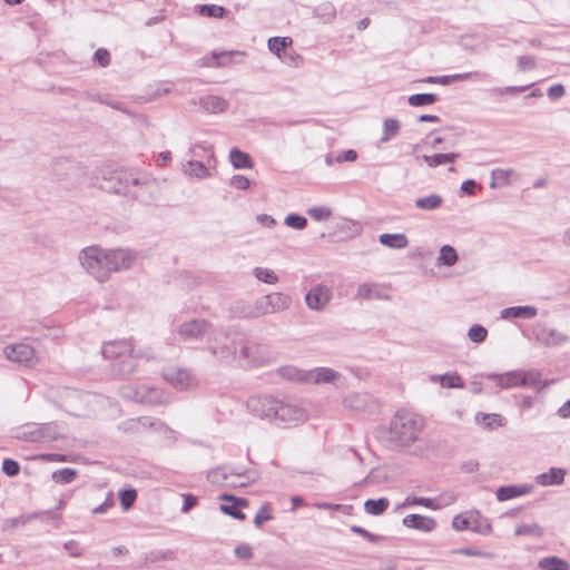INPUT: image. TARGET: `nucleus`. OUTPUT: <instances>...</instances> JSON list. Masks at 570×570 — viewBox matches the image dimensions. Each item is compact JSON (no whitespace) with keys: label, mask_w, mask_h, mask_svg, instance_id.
<instances>
[{"label":"nucleus","mask_w":570,"mask_h":570,"mask_svg":"<svg viewBox=\"0 0 570 570\" xmlns=\"http://www.w3.org/2000/svg\"><path fill=\"white\" fill-rule=\"evenodd\" d=\"M96 180L99 187L108 193L131 196L139 202H147L149 197L142 193L131 191V186H141L149 191L155 187L154 179L147 176L140 177L132 170L122 168H101L96 176Z\"/></svg>","instance_id":"nucleus-1"},{"label":"nucleus","mask_w":570,"mask_h":570,"mask_svg":"<svg viewBox=\"0 0 570 570\" xmlns=\"http://www.w3.org/2000/svg\"><path fill=\"white\" fill-rule=\"evenodd\" d=\"M424 426V420L409 411H397L384 431L383 440L387 448L400 449L414 443Z\"/></svg>","instance_id":"nucleus-2"},{"label":"nucleus","mask_w":570,"mask_h":570,"mask_svg":"<svg viewBox=\"0 0 570 570\" xmlns=\"http://www.w3.org/2000/svg\"><path fill=\"white\" fill-rule=\"evenodd\" d=\"M78 258L82 268L99 283L110 278L108 249L97 245L88 246L79 253Z\"/></svg>","instance_id":"nucleus-3"},{"label":"nucleus","mask_w":570,"mask_h":570,"mask_svg":"<svg viewBox=\"0 0 570 570\" xmlns=\"http://www.w3.org/2000/svg\"><path fill=\"white\" fill-rule=\"evenodd\" d=\"M488 379L493 380L500 389H539L541 384V373L538 370H515L503 374H489Z\"/></svg>","instance_id":"nucleus-4"},{"label":"nucleus","mask_w":570,"mask_h":570,"mask_svg":"<svg viewBox=\"0 0 570 570\" xmlns=\"http://www.w3.org/2000/svg\"><path fill=\"white\" fill-rule=\"evenodd\" d=\"M101 353L105 358H111V360L128 356L129 358L127 361L122 362V367L120 368V373L122 375H129L134 372V365H132V361H131L134 348H132L130 341H127V340L109 341L104 344Z\"/></svg>","instance_id":"nucleus-5"},{"label":"nucleus","mask_w":570,"mask_h":570,"mask_svg":"<svg viewBox=\"0 0 570 570\" xmlns=\"http://www.w3.org/2000/svg\"><path fill=\"white\" fill-rule=\"evenodd\" d=\"M164 380L178 391H188L197 387L198 381L189 368L169 366L163 371Z\"/></svg>","instance_id":"nucleus-6"},{"label":"nucleus","mask_w":570,"mask_h":570,"mask_svg":"<svg viewBox=\"0 0 570 570\" xmlns=\"http://www.w3.org/2000/svg\"><path fill=\"white\" fill-rule=\"evenodd\" d=\"M452 527L456 531L470 530L479 534L488 535L492 532L491 523L480 513H471L466 517L455 515L452 520Z\"/></svg>","instance_id":"nucleus-7"},{"label":"nucleus","mask_w":570,"mask_h":570,"mask_svg":"<svg viewBox=\"0 0 570 570\" xmlns=\"http://www.w3.org/2000/svg\"><path fill=\"white\" fill-rule=\"evenodd\" d=\"M4 356L19 366L32 367L38 363V357L32 346L24 343L8 345L3 348Z\"/></svg>","instance_id":"nucleus-8"},{"label":"nucleus","mask_w":570,"mask_h":570,"mask_svg":"<svg viewBox=\"0 0 570 570\" xmlns=\"http://www.w3.org/2000/svg\"><path fill=\"white\" fill-rule=\"evenodd\" d=\"M248 411L261 419L274 421V412L276 411L277 399L271 395H255L247 400Z\"/></svg>","instance_id":"nucleus-9"},{"label":"nucleus","mask_w":570,"mask_h":570,"mask_svg":"<svg viewBox=\"0 0 570 570\" xmlns=\"http://www.w3.org/2000/svg\"><path fill=\"white\" fill-rule=\"evenodd\" d=\"M212 327V323L205 318H193L180 324L177 332L184 341H198L207 335Z\"/></svg>","instance_id":"nucleus-10"},{"label":"nucleus","mask_w":570,"mask_h":570,"mask_svg":"<svg viewBox=\"0 0 570 570\" xmlns=\"http://www.w3.org/2000/svg\"><path fill=\"white\" fill-rule=\"evenodd\" d=\"M276 411L274 412V421L281 423H299L307 419V414L304 409L288 402H284L277 399Z\"/></svg>","instance_id":"nucleus-11"},{"label":"nucleus","mask_w":570,"mask_h":570,"mask_svg":"<svg viewBox=\"0 0 570 570\" xmlns=\"http://www.w3.org/2000/svg\"><path fill=\"white\" fill-rule=\"evenodd\" d=\"M332 299V291L324 284H317L305 294V303L312 311H323Z\"/></svg>","instance_id":"nucleus-12"},{"label":"nucleus","mask_w":570,"mask_h":570,"mask_svg":"<svg viewBox=\"0 0 570 570\" xmlns=\"http://www.w3.org/2000/svg\"><path fill=\"white\" fill-rule=\"evenodd\" d=\"M108 252L110 275L116 272L129 269L136 261V255L130 249L116 248L108 249Z\"/></svg>","instance_id":"nucleus-13"},{"label":"nucleus","mask_w":570,"mask_h":570,"mask_svg":"<svg viewBox=\"0 0 570 570\" xmlns=\"http://www.w3.org/2000/svg\"><path fill=\"white\" fill-rule=\"evenodd\" d=\"M343 404L345 407L355 411L376 412L379 404L374 397L368 393H352L344 397Z\"/></svg>","instance_id":"nucleus-14"},{"label":"nucleus","mask_w":570,"mask_h":570,"mask_svg":"<svg viewBox=\"0 0 570 570\" xmlns=\"http://www.w3.org/2000/svg\"><path fill=\"white\" fill-rule=\"evenodd\" d=\"M533 335L538 342L546 346H556L568 341V336L563 333L540 324L533 328Z\"/></svg>","instance_id":"nucleus-15"},{"label":"nucleus","mask_w":570,"mask_h":570,"mask_svg":"<svg viewBox=\"0 0 570 570\" xmlns=\"http://www.w3.org/2000/svg\"><path fill=\"white\" fill-rule=\"evenodd\" d=\"M59 436V428L53 422L38 424L27 433V440L30 442H51L56 441Z\"/></svg>","instance_id":"nucleus-16"},{"label":"nucleus","mask_w":570,"mask_h":570,"mask_svg":"<svg viewBox=\"0 0 570 570\" xmlns=\"http://www.w3.org/2000/svg\"><path fill=\"white\" fill-rule=\"evenodd\" d=\"M45 517H50L51 519H55V520L60 518L56 513V511H40V512H33V513H28V514H21L16 518L6 519L2 523V529L4 531H8V530L14 529L17 527L26 525L27 523H29L36 519L43 520Z\"/></svg>","instance_id":"nucleus-17"},{"label":"nucleus","mask_w":570,"mask_h":570,"mask_svg":"<svg viewBox=\"0 0 570 570\" xmlns=\"http://www.w3.org/2000/svg\"><path fill=\"white\" fill-rule=\"evenodd\" d=\"M402 524L422 532H431L436 528V521L433 518L422 514H409L403 518Z\"/></svg>","instance_id":"nucleus-18"},{"label":"nucleus","mask_w":570,"mask_h":570,"mask_svg":"<svg viewBox=\"0 0 570 570\" xmlns=\"http://www.w3.org/2000/svg\"><path fill=\"white\" fill-rule=\"evenodd\" d=\"M567 470L563 468H550L548 472L535 476V483L541 487L561 485L564 482Z\"/></svg>","instance_id":"nucleus-19"},{"label":"nucleus","mask_w":570,"mask_h":570,"mask_svg":"<svg viewBox=\"0 0 570 570\" xmlns=\"http://www.w3.org/2000/svg\"><path fill=\"white\" fill-rule=\"evenodd\" d=\"M340 377V373L330 367H315L308 370L307 384L332 383Z\"/></svg>","instance_id":"nucleus-20"},{"label":"nucleus","mask_w":570,"mask_h":570,"mask_svg":"<svg viewBox=\"0 0 570 570\" xmlns=\"http://www.w3.org/2000/svg\"><path fill=\"white\" fill-rule=\"evenodd\" d=\"M538 309L534 306H511L501 311V318H524L530 320L537 316Z\"/></svg>","instance_id":"nucleus-21"},{"label":"nucleus","mask_w":570,"mask_h":570,"mask_svg":"<svg viewBox=\"0 0 570 570\" xmlns=\"http://www.w3.org/2000/svg\"><path fill=\"white\" fill-rule=\"evenodd\" d=\"M200 108L209 114H220L228 108V101L218 96H205L199 99Z\"/></svg>","instance_id":"nucleus-22"},{"label":"nucleus","mask_w":570,"mask_h":570,"mask_svg":"<svg viewBox=\"0 0 570 570\" xmlns=\"http://www.w3.org/2000/svg\"><path fill=\"white\" fill-rule=\"evenodd\" d=\"M531 492V485H504L497 490L495 495L499 501H507L517 497L529 494Z\"/></svg>","instance_id":"nucleus-23"},{"label":"nucleus","mask_w":570,"mask_h":570,"mask_svg":"<svg viewBox=\"0 0 570 570\" xmlns=\"http://www.w3.org/2000/svg\"><path fill=\"white\" fill-rule=\"evenodd\" d=\"M279 375L288 381L307 383L308 370H302L293 365H286L278 368Z\"/></svg>","instance_id":"nucleus-24"},{"label":"nucleus","mask_w":570,"mask_h":570,"mask_svg":"<svg viewBox=\"0 0 570 570\" xmlns=\"http://www.w3.org/2000/svg\"><path fill=\"white\" fill-rule=\"evenodd\" d=\"M379 240L383 246L394 249H403L409 245L407 237L403 233L381 234Z\"/></svg>","instance_id":"nucleus-25"},{"label":"nucleus","mask_w":570,"mask_h":570,"mask_svg":"<svg viewBox=\"0 0 570 570\" xmlns=\"http://www.w3.org/2000/svg\"><path fill=\"white\" fill-rule=\"evenodd\" d=\"M267 295L271 302L269 309L273 314L286 311L292 305V297L287 294L275 292Z\"/></svg>","instance_id":"nucleus-26"},{"label":"nucleus","mask_w":570,"mask_h":570,"mask_svg":"<svg viewBox=\"0 0 570 570\" xmlns=\"http://www.w3.org/2000/svg\"><path fill=\"white\" fill-rule=\"evenodd\" d=\"M208 351L220 362L229 363L236 357L237 345L233 343V345L212 346Z\"/></svg>","instance_id":"nucleus-27"},{"label":"nucleus","mask_w":570,"mask_h":570,"mask_svg":"<svg viewBox=\"0 0 570 570\" xmlns=\"http://www.w3.org/2000/svg\"><path fill=\"white\" fill-rule=\"evenodd\" d=\"M271 308V302L268 295L261 296L253 305L248 307L247 315L249 317H261L267 314H273Z\"/></svg>","instance_id":"nucleus-28"},{"label":"nucleus","mask_w":570,"mask_h":570,"mask_svg":"<svg viewBox=\"0 0 570 570\" xmlns=\"http://www.w3.org/2000/svg\"><path fill=\"white\" fill-rule=\"evenodd\" d=\"M541 570H570V564L557 556L541 558L538 562Z\"/></svg>","instance_id":"nucleus-29"},{"label":"nucleus","mask_w":570,"mask_h":570,"mask_svg":"<svg viewBox=\"0 0 570 570\" xmlns=\"http://www.w3.org/2000/svg\"><path fill=\"white\" fill-rule=\"evenodd\" d=\"M460 157L456 153L449 154H434V155H423L422 159L426 163V165L431 168H435L443 164L454 163Z\"/></svg>","instance_id":"nucleus-30"},{"label":"nucleus","mask_w":570,"mask_h":570,"mask_svg":"<svg viewBox=\"0 0 570 570\" xmlns=\"http://www.w3.org/2000/svg\"><path fill=\"white\" fill-rule=\"evenodd\" d=\"M183 171L189 177L206 178L209 176L207 167L198 160L187 161L183 167Z\"/></svg>","instance_id":"nucleus-31"},{"label":"nucleus","mask_w":570,"mask_h":570,"mask_svg":"<svg viewBox=\"0 0 570 570\" xmlns=\"http://www.w3.org/2000/svg\"><path fill=\"white\" fill-rule=\"evenodd\" d=\"M430 380L433 383L440 382L443 386L450 389H462L464 386L462 377L456 373L444 375H431Z\"/></svg>","instance_id":"nucleus-32"},{"label":"nucleus","mask_w":570,"mask_h":570,"mask_svg":"<svg viewBox=\"0 0 570 570\" xmlns=\"http://www.w3.org/2000/svg\"><path fill=\"white\" fill-rule=\"evenodd\" d=\"M442 203L443 198L440 195L431 194L429 196L417 198L415 200V207L421 210L431 212L440 208Z\"/></svg>","instance_id":"nucleus-33"},{"label":"nucleus","mask_w":570,"mask_h":570,"mask_svg":"<svg viewBox=\"0 0 570 570\" xmlns=\"http://www.w3.org/2000/svg\"><path fill=\"white\" fill-rule=\"evenodd\" d=\"M389 507L390 501L387 498H380L377 500L368 499L364 502V510L371 515H381L387 510Z\"/></svg>","instance_id":"nucleus-34"},{"label":"nucleus","mask_w":570,"mask_h":570,"mask_svg":"<svg viewBox=\"0 0 570 570\" xmlns=\"http://www.w3.org/2000/svg\"><path fill=\"white\" fill-rule=\"evenodd\" d=\"M230 163L236 169L252 168L253 161L248 154L239 150L238 148H233L229 153Z\"/></svg>","instance_id":"nucleus-35"},{"label":"nucleus","mask_w":570,"mask_h":570,"mask_svg":"<svg viewBox=\"0 0 570 570\" xmlns=\"http://www.w3.org/2000/svg\"><path fill=\"white\" fill-rule=\"evenodd\" d=\"M293 43L292 38L289 37H273L268 39V49L281 58L282 52L285 51L286 48L291 47Z\"/></svg>","instance_id":"nucleus-36"},{"label":"nucleus","mask_w":570,"mask_h":570,"mask_svg":"<svg viewBox=\"0 0 570 570\" xmlns=\"http://www.w3.org/2000/svg\"><path fill=\"white\" fill-rule=\"evenodd\" d=\"M219 499L222 501H230L232 504H222L220 505V510L223 513L227 514V515H230L233 517L234 515V511L240 507H246L247 505V501L245 499H237L230 494H222L219 497Z\"/></svg>","instance_id":"nucleus-37"},{"label":"nucleus","mask_w":570,"mask_h":570,"mask_svg":"<svg viewBox=\"0 0 570 570\" xmlns=\"http://www.w3.org/2000/svg\"><path fill=\"white\" fill-rule=\"evenodd\" d=\"M409 505H423L431 510H439L442 508V504L436 502L435 499L431 498H422V497H406L403 503V507Z\"/></svg>","instance_id":"nucleus-38"},{"label":"nucleus","mask_w":570,"mask_h":570,"mask_svg":"<svg viewBox=\"0 0 570 570\" xmlns=\"http://www.w3.org/2000/svg\"><path fill=\"white\" fill-rule=\"evenodd\" d=\"M400 121L394 118H387L383 122V135L381 137L382 142H387L395 137L400 131Z\"/></svg>","instance_id":"nucleus-39"},{"label":"nucleus","mask_w":570,"mask_h":570,"mask_svg":"<svg viewBox=\"0 0 570 570\" xmlns=\"http://www.w3.org/2000/svg\"><path fill=\"white\" fill-rule=\"evenodd\" d=\"M77 470L72 468H62L52 473V480L58 484H68L77 478Z\"/></svg>","instance_id":"nucleus-40"},{"label":"nucleus","mask_w":570,"mask_h":570,"mask_svg":"<svg viewBox=\"0 0 570 570\" xmlns=\"http://www.w3.org/2000/svg\"><path fill=\"white\" fill-rule=\"evenodd\" d=\"M197 9L205 17L224 18L227 13V10L218 4H200Z\"/></svg>","instance_id":"nucleus-41"},{"label":"nucleus","mask_w":570,"mask_h":570,"mask_svg":"<svg viewBox=\"0 0 570 570\" xmlns=\"http://www.w3.org/2000/svg\"><path fill=\"white\" fill-rule=\"evenodd\" d=\"M438 100L435 94H415L409 97L407 102L413 107L432 105Z\"/></svg>","instance_id":"nucleus-42"},{"label":"nucleus","mask_w":570,"mask_h":570,"mask_svg":"<svg viewBox=\"0 0 570 570\" xmlns=\"http://www.w3.org/2000/svg\"><path fill=\"white\" fill-rule=\"evenodd\" d=\"M253 274L254 276L265 283V284H276L278 282V276L276 275V273L269 268H264V267H255L253 269Z\"/></svg>","instance_id":"nucleus-43"},{"label":"nucleus","mask_w":570,"mask_h":570,"mask_svg":"<svg viewBox=\"0 0 570 570\" xmlns=\"http://www.w3.org/2000/svg\"><path fill=\"white\" fill-rule=\"evenodd\" d=\"M543 533L542 528L538 523L531 524H519L514 529V534L517 537L520 535H531V537H541Z\"/></svg>","instance_id":"nucleus-44"},{"label":"nucleus","mask_w":570,"mask_h":570,"mask_svg":"<svg viewBox=\"0 0 570 570\" xmlns=\"http://www.w3.org/2000/svg\"><path fill=\"white\" fill-rule=\"evenodd\" d=\"M439 261L445 266H453L458 261L455 249L450 245H444L440 249Z\"/></svg>","instance_id":"nucleus-45"},{"label":"nucleus","mask_w":570,"mask_h":570,"mask_svg":"<svg viewBox=\"0 0 570 570\" xmlns=\"http://www.w3.org/2000/svg\"><path fill=\"white\" fill-rule=\"evenodd\" d=\"M356 297L363 299H371L373 297H380L379 286L375 284L364 283L357 287Z\"/></svg>","instance_id":"nucleus-46"},{"label":"nucleus","mask_w":570,"mask_h":570,"mask_svg":"<svg viewBox=\"0 0 570 570\" xmlns=\"http://www.w3.org/2000/svg\"><path fill=\"white\" fill-rule=\"evenodd\" d=\"M513 174L512 169H502V168H495L492 170V181L490 186L492 188L495 187V181H498L500 185H508L509 184V177Z\"/></svg>","instance_id":"nucleus-47"},{"label":"nucleus","mask_w":570,"mask_h":570,"mask_svg":"<svg viewBox=\"0 0 570 570\" xmlns=\"http://www.w3.org/2000/svg\"><path fill=\"white\" fill-rule=\"evenodd\" d=\"M487 335H488L487 328L479 324L472 325L468 332V337L473 343H482L487 338Z\"/></svg>","instance_id":"nucleus-48"},{"label":"nucleus","mask_w":570,"mask_h":570,"mask_svg":"<svg viewBox=\"0 0 570 570\" xmlns=\"http://www.w3.org/2000/svg\"><path fill=\"white\" fill-rule=\"evenodd\" d=\"M473 76L479 77V76H481V73L478 71H474V72H463V73L440 76V80L442 81V86H448L454 81L468 80Z\"/></svg>","instance_id":"nucleus-49"},{"label":"nucleus","mask_w":570,"mask_h":570,"mask_svg":"<svg viewBox=\"0 0 570 570\" xmlns=\"http://www.w3.org/2000/svg\"><path fill=\"white\" fill-rule=\"evenodd\" d=\"M285 225L301 230L306 227L307 219L301 215L289 214L285 218Z\"/></svg>","instance_id":"nucleus-50"},{"label":"nucleus","mask_w":570,"mask_h":570,"mask_svg":"<svg viewBox=\"0 0 570 570\" xmlns=\"http://www.w3.org/2000/svg\"><path fill=\"white\" fill-rule=\"evenodd\" d=\"M234 52H216V51H213L212 52V60L213 62L212 63H208L209 66H215V67H223V66H226L232 60V56H233Z\"/></svg>","instance_id":"nucleus-51"},{"label":"nucleus","mask_w":570,"mask_h":570,"mask_svg":"<svg viewBox=\"0 0 570 570\" xmlns=\"http://www.w3.org/2000/svg\"><path fill=\"white\" fill-rule=\"evenodd\" d=\"M351 531L363 537L364 539H366L367 541H370L372 543H377L385 539L384 537L374 534L360 525H352Z\"/></svg>","instance_id":"nucleus-52"},{"label":"nucleus","mask_w":570,"mask_h":570,"mask_svg":"<svg viewBox=\"0 0 570 570\" xmlns=\"http://www.w3.org/2000/svg\"><path fill=\"white\" fill-rule=\"evenodd\" d=\"M273 518L271 513V509L267 504H263L258 511L256 512V515L254 518V523L256 527H262L266 521H269Z\"/></svg>","instance_id":"nucleus-53"},{"label":"nucleus","mask_w":570,"mask_h":570,"mask_svg":"<svg viewBox=\"0 0 570 570\" xmlns=\"http://www.w3.org/2000/svg\"><path fill=\"white\" fill-rule=\"evenodd\" d=\"M119 498L124 509H129L137 498V492L134 489L122 490L119 492Z\"/></svg>","instance_id":"nucleus-54"},{"label":"nucleus","mask_w":570,"mask_h":570,"mask_svg":"<svg viewBox=\"0 0 570 570\" xmlns=\"http://www.w3.org/2000/svg\"><path fill=\"white\" fill-rule=\"evenodd\" d=\"M537 67V60L531 55L520 56L518 58V68L521 71L533 70Z\"/></svg>","instance_id":"nucleus-55"},{"label":"nucleus","mask_w":570,"mask_h":570,"mask_svg":"<svg viewBox=\"0 0 570 570\" xmlns=\"http://www.w3.org/2000/svg\"><path fill=\"white\" fill-rule=\"evenodd\" d=\"M307 214L315 220H325L331 217L332 210L327 207H312Z\"/></svg>","instance_id":"nucleus-56"},{"label":"nucleus","mask_w":570,"mask_h":570,"mask_svg":"<svg viewBox=\"0 0 570 570\" xmlns=\"http://www.w3.org/2000/svg\"><path fill=\"white\" fill-rule=\"evenodd\" d=\"M2 471L8 476H16L20 472V465L12 459H4L2 462Z\"/></svg>","instance_id":"nucleus-57"},{"label":"nucleus","mask_w":570,"mask_h":570,"mask_svg":"<svg viewBox=\"0 0 570 570\" xmlns=\"http://www.w3.org/2000/svg\"><path fill=\"white\" fill-rule=\"evenodd\" d=\"M234 553L240 560H250L254 556L252 547L246 543L236 546Z\"/></svg>","instance_id":"nucleus-58"},{"label":"nucleus","mask_w":570,"mask_h":570,"mask_svg":"<svg viewBox=\"0 0 570 570\" xmlns=\"http://www.w3.org/2000/svg\"><path fill=\"white\" fill-rule=\"evenodd\" d=\"M137 423L140 424L145 429L158 430L160 428H164L163 422H160L157 419L150 417V416H141V417L137 419Z\"/></svg>","instance_id":"nucleus-59"},{"label":"nucleus","mask_w":570,"mask_h":570,"mask_svg":"<svg viewBox=\"0 0 570 570\" xmlns=\"http://www.w3.org/2000/svg\"><path fill=\"white\" fill-rule=\"evenodd\" d=\"M229 185L239 190H246L250 183L249 179L243 175H235L230 178Z\"/></svg>","instance_id":"nucleus-60"},{"label":"nucleus","mask_w":570,"mask_h":570,"mask_svg":"<svg viewBox=\"0 0 570 570\" xmlns=\"http://www.w3.org/2000/svg\"><path fill=\"white\" fill-rule=\"evenodd\" d=\"M94 59L97 61L101 67H107L110 63V53L107 49L99 48L94 53Z\"/></svg>","instance_id":"nucleus-61"},{"label":"nucleus","mask_w":570,"mask_h":570,"mask_svg":"<svg viewBox=\"0 0 570 570\" xmlns=\"http://www.w3.org/2000/svg\"><path fill=\"white\" fill-rule=\"evenodd\" d=\"M504 419L500 414H484L483 415V424L487 428H493V425L501 426L503 425Z\"/></svg>","instance_id":"nucleus-62"},{"label":"nucleus","mask_w":570,"mask_h":570,"mask_svg":"<svg viewBox=\"0 0 570 570\" xmlns=\"http://www.w3.org/2000/svg\"><path fill=\"white\" fill-rule=\"evenodd\" d=\"M183 498L184 504L181 507V512L187 513L197 504V498L190 493L183 494Z\"/></svg>","instance_id":"nucleus-63"},{"label":"nucleus","mask_w":570,"mask_h":570,"mask_svg":"<svg viewBox=\"0 0 570 570\" xmlns=\"http://www.w3.org/2000/svg\"><path fill=\"white\" fill-rule=\"evenodd\" d=\"M65 550L71 557L81 556V548L77 541L70 540L63 544Z\"/></svg>","instance_id":"nucleus-64"}]
</instances>
